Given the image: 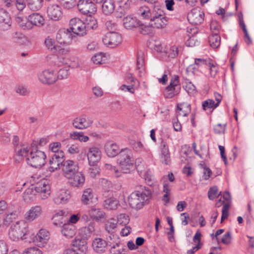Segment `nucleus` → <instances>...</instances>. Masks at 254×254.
<instances>
[{
	"label": "nucleus",
	"instance_id": "14",
	"mask_svg": "<svg viewBox=\"0 0 254 254\" xmlns=\"http://www.w3.org/2000/svg\"><path fill=\"white\" fill-rule=\"evenodd\" d=\"M11 23V18L8 13L3 8H0V36L2 32L10 28Z\"/></svg>",
	"mask_w": 254,
	"mask_h": 254
},
{
	"label": "nucleus",
	"instance_id": "50",
	"mask_svg": "<svg viewBox=\"0 0 254 254\" xmlns=\"http://www.w3.org/2000/svg\"><path fill=\"white\" fill-rule=\"evenodd\" d=\"M15 92L21 96H27L30 93V90L28 87L22 84L17 85L15 88Z\"/></svg>",
	"mask_w": 254,
	"mask_h": 254
},
{
	"label": "nucleus",
	"instance_id": "41",
	"mask_svg": "<svg viewBox=\"0 0 254 254\" xmlns=\"http://www.w3.org/2000/svg\"><path fill=\"white\" fill-rule=\"evenodd\" d=\"M29 151L27 144H20L16 145L15 147V151L17 156L20 157H27L29 155L28 152Z\"/></svg>",
	"mask_w": 254,
	"mask_h": 254
},
{
	"label": "nucleus",
	"instance_id": "36",
	"mask_svg": "<svg viewBox=\"0 0 254 254\" xmlns=\"http://www.w3.org/2000/svg\"><path fill=\"white\" fill-rule=\"evenodd\" d=\"M84 25L85 26V32L87 33L89 30L94 29L97 27V20L94 17L89 15L84 22Z\"/></svg>",
	"mask_w": 254,
	"mask_h": 254
},
{
	"label": "nucleus",
	"instance_id": "13",
	"mask_svg": "<svg viewBox=\"0 0 254 254\" xmlns=\"http://www.w3.org/2000/svg\"><path fill=\"white\" fill-rule=\"evenodd\" d=\"M93 123L91 118L82 115L75 118L72 121L73 126L76 129H84L90 127Z\"/></svg>",
	"mask_w": 254,
	"mask_h": 254
},
{
	"label": "nucleus",
	"instance_id": "18",
	"mask_svg": "<svg viewBox=\"0 0 254 254\" xmlns=\"http://www.w3.org/2000/svg\"><path fill=\"white\" fill-rule=\"evenodd\" d=\"M160 162L164 165H170L171 163L170 154L169 150V147L167 143L164 141H162L160 144Z\"/></svg>",
	"mask_w": 254,
	"mask_h": 254
},
{
	"label": "nucleus",
	"instance_id": "10",
	"mask_svg": "<svg viewBox=\"0 0 254 254\" xmlns=\"http://www.w3.org/2000/svg\"><path fill=\"white\" fill-rule=\"evenodd\" d=\"M122 42V36L117 32H111L106 33L103 38V43L111 48H114Z\"/></svg>",
	"mask_w": 254,
	"mask_h": 254
},
{
	"label": "nucleus",
	"instance_id": "47",
	"mask_svg": "<svg viewBox=\"0 0 254 254\" xmlns=\"http://www.w3.org/2000/svg\"><path fill=\"white\" fill-rule=\"evenodd\" d=\"M45 45L46 47L50 51L53 53H56L58 51L59 46L55 44V42L54 39L48 37L45 40Z\"/></svg>",
	"mask_w": 254,
	"mask_h": 254
},
{
	"label": "nucleus",
	"instance_id": "64",
	"mask_svg": "<svg viewBox=\"0 0 254 254\" xmlns=\"http://www.w3.org/2000/svg\"><path fill=\"white\" fill-rule=\"evenodd\" d=\"M8 251L6 243L3 240H0V254H7Z\"/></svg>",
	"mask_w": 254,
	"mask_h": 254
},
{
	"label": "nucleus",
	"instance_id": "9",
	"mask_svg": "<svg viewBox=\"0 0 254 254\" xmlns=\"http://www.w3.org/2000/svg\"><path fill=\"white\" fill-rule=\"evenodd\" d=\"M62 171L64 176L66 178H69L79 171L78 163L71 160L64 161L63 164Z\"/></svg>",
	"mask_w": 254,
	"mask_h": 254
},
{
	"label": "nucleus",
	"instance_id": "23",
	"mask_svg": "<svg viewBox=\"0 0 254 254\" xmlns=\"http://www.w3.org/2000/svg\"><path fill=\"white\" fill-rule=\"evenodd\" d=\"M92 246L95 253L102 254L106 251L108 243L105 240L98 238L93 241Z\"/></svg>",
	"mask_w": 254,
	"mask_h": 254
},
{
	"label": "nucleus",
	"instance_id": "55",
	"mask_svg": "<svg viewBox=\"0 0 254 254\" xmlns=\"http://www.w3.org/2000/svg\"><path fill=\"white\" fill-rule=\"evenodd\" d=\"M215 103L214 101L212 99H207L204 101H203L202 103V106L203 109L204 111L208 109H215L217 107H215Z\"/></svg>",
	"mask_w": 254,
	"mask_h": 254
},
{
	"label": "nucleus",
	"instance_id": "4",
	"mask_svg": "<svg viewBox=\"0 0 254 254\" xmlns=\"http://www.w3.org/2000/svg\"><path fill=\"white\" fill-rule=\"evenodd\" d=\"M28 224L24 220H20L13 223L8 232L9 238L12 241L24 239L27 232Z\"/></svg>",
	"mask_w": 254,
	"mask_h": 254
},
{
	"label": "nucleus",
	"instance_id": "31",
	"mask_svg": "<svg viewBox=\"0 0 254 254\" xmlns=\"http://www.w3.org/2000/svg\"><path fill=\"white\" fill-rule=\"evenodd\" d=\"M18 216V213L16 211L8 212L4 214L2 219L3 225L6 226H9Z\"/></svg>",
	"mask_w": 254,
	"mask_h": 254
},
{
	"label": "nucleus",
	"instance_id": "52",
	"mask_svg": "<svg viewBox=\"0 0 254 254\" xmlns=\"http://www.w3.org/2000/svg\"><path fill=\"white\" fill-rule=\"evenodd\" d=\"M65 214V212L63 210H58L55 212V214L53 217V223L56 226H61L63 222L62 221H57V218L58 217L64 216Z\"/></svg>",
	"mask_w": 254,
	"mask_h": 254
},
{
	"label": "nucleus",
	"instance_id": "56",
	"mask_svg": "<svg viewBox=\"0 0 254 254\" xmlns=\"http://www.w3.org/2000/svg\"><path fill=\"white\" fill-rule=\"evenodd\" d=\"M230 208V204L229 202L225 203L222 209V216L221 219V223H222L225 219H226L229 216V209Z\"/></svg>",
	"mask_w": 254,
	"mask_h": 254
},
{
	"label": "nucleus",
	"instance_id": "43",
	"mask_svg": "<svg viewBox=\"0 0 254 254\" xmlns=\"http://www.w3.org/2000/svg\"><path fill=\"white\" fill-rule=\"evenodd\" d=\"M36 191L33 185L27 189L23 193V198L25 201H32L34 196L36 194Z\"/></svg>",
	"mask_w": 254,
	"mask_h": 254
},
{
	"label": "nucleus",
	"instance_id": "8",
	"mask_svg": "<svg viewBox=\"0 0 254 254\" xmlns=\"http://www.w3.org/2000/svg\"><path fill=\"white\" fill-rule=\"evenodd\" d=\"M34 187L36 192L39 194L42 200L47 199L50 196L51 190L47 180H41L34 185Z\"/></svg>",
	"mask_w": 254,
	"mask_h": 254
},
{
	"label": "nucleus",
	"instance_id": "6",
	"mask_svg": "<svg viewBox=\"0 0 254 254\" xmlns=\"http://www.w3.org/2000/svg\"><path fill=\"white\" fill-rule=\"evenodd\" d=\"M38 78L42 83L49 85L54 84L58 80L55 70L53 69H46L39 73Z\"/></svg>",
	"mask_w": 254,
	"mask_h": 254
},
{
	"label": "nucleus",
	"instance_id": "26",
	"mask_svg": "<svg viewBox=\"0 0 254 254\" xmlns=\"http://www.w3.org/2000/svg\"><path fill=\"white\" fill-rule=\"evenodd\" d=\"M69 198V191L67 190L62 189L56 193L54 201L56 204L65 203Z\"/></svg>",
	"mask_w": 254,
	"mask_h": 254
},
{
	"label": "nucleus",
	"instance_id": "22",
	"mask_svg": "<svg viewBox=\"0 0 254 254\" xmlns=\"http://www.w3.org/2000/svg\"><path fill=\"white\" fill-rule=\"evenodd\" d=\"M68 183L73 187L79 188L83 186L85 182V177L81 172L78 171L72 177L67 178Z\"/></svg>",
	"mask_w": 254,
	"mask_h": 254
},
{
	"label": "nucleus",
	"instance_id": "63",
	"mask_svg": "<svg viewBox=\"0 0 254 254\" xmlns=\"http://www.w3.org/2000/svg\"><path fill=\"white\" fill-rule=\"evenodd\" d=\"M105 168L107 170H111L117 177H119L121 176V172L116 167L109 164H106L105 165Z\"/></svg>",
	"mask_w": 254,
	"mask_h": 254
},
{
	"label": "nucleus",
	"instance_id": "25",
	"mask_svg": "<svg viewBox=\"0 0 254 254\" xmlns=\"http://www.w3.org/2000/svg\"><path fill=\"white\" fill-rule=\"evenodd\" d=\"M105 151L107 155L110 157H115L119 155L120 150L118 145L112 141H107L104 146Z\"/></svg>",
	"mask_w": 254,
	"mask_h": 254
},
{
	"label": "nucleus",
	"instance_id": "40",
	"mask_svg": "<svg viewBox=\"0 0 254 254\" xmlns=\"http://www.w3.org/2000/svg\"><path fill=\"white\" fill-rule=\"evenodd\" d=\"M15 21L23 29H31V24L28 20V17L18 15L15 17Z\"/></svg>",
	"mask_w": 254,
	"mask_h": 254
},
{
	"label": "nucleus",
	"instance_id": "35",
	"mask_svg": "<svg viewBox=\"0 0 254 254\" xmlns=\"http://www.w3.org/2000/svg\"><path fill=\"white\" fill-rule=\"evenodd\" d=\"M178 116L185 117L190 112L191 108L190 104L183 102L178 105Z\"/></svg>",
	"mask_w": 254,
	"mask_h": 254
},
{
	"label": "nucleus",
	"instance_id": "53",
	"mask_svg": "<svg viewBox=\"0 0 254 254\" xmlns=\"http://www.w3.org/2000/svg\"><path fill=\"white\" fill-rule=\"evenodd\" d=\"M110 246H111V249L110 250L111 254H121L123 251V248L121 246V243L119 242H117L113 246L111 245Z\"/></svg>",
	"mask_w": 254,
	"mask_h": 254
},
{
	"label": "nucleus",
	"instance_id": "57",
	"mask_svg": "<svg viewBox=\"0 0 254 254\" xmlns=\"http://www.w3.org/2000/svg\"><path fill=\"white\" fill-rule=\"evenodd\" d=\"M22 254H42V252L38 248L32 247L25 249Z\"/></svg>",
	"mask_w": 254,
	"mask_h": 254
},
{
	"label": "nucleus",
	"instance_id": "7",
	"mask_svg": "<svg viewBox=\"0 0 254 254\" xmlns=\"http://www.w3.org/2000/svg\"><path fill=\"white\" fill-rule=\"evenodd\" d=\"M76 5L79 11L83 14L91 15L97 10L96 5L91 0H79Z\"/></svg>",
	"mask_w": 254,
	"mask_h": 254
},
{
	"label": "nucleus",
	"instance_id": "28",
	"mask_svg": "<svg viewBox=\"0 0 254 254\" xmlns=\"http://www.w3.org/2000/svg\"><path fill=\"white\" fill-rule=\"evenodd\" d=\"M61 233L66 238L69 239L75 236L76 230L75 226L70 223L62 224Z\"/></svg>",
	"mask_w": 254,
	"mask_h": 254
},
{
	"label": "nucleus",
	"instance_id": "1",
	"mask_svg": "<svg viewBox=\"0 0 254 254\" xmlns=\"http://www.w3.org/2000/svg\"><path fill=\"white\" fill-rule=\"evenodd\" d=\"M140 18L149 20V24L152 27L161 29L167 24L168 18L164 11V7L156 4L152 8L146 6L140 7L137 11Z\"/></svg>",
	"mask_w": 254,
	"mask_h": 254
},
{
	"label": "nucleus",
	"instance_id": "46",
	"mask_svg": "<svg viewBox=\"0 0 254 254\" xmlns=\"http://www.w3.org/2000/svg\"><path fill=\"white\" fill-rule=\"evenodd\" d=\"M221 38L217 33L212 34L209 38V45L213 49L217 48L220 45Z\"/></svg>",
	"mask_w": 254,
	"mask_h": 254
},
{
	"label": "nucleus",
	"instance_id": "62",
	"mask_svg": "<svg viewBox=\"0 0 254 254\" xmlns=\"http://www.w3.org/2000/svg\"><path fill=\"white\" fill-rule=\"evenodd\" d=\"M131 0H118L117 2L121 8L127 9L130 6Z\"/></svg>",
	"mask_w": 254,
	"mask_h": 254
},
{
	"label": "nucleus",
	"instance_id": "39",
	"mask_svg": "<svg viewBox=\"0 0 254 254\" xmlns=\"http://www.w3.org/2000/svg\"><path fill=\"white\" fill-rule=\"evenodd\" d=\"M93 197V193L92 189L89 188L85 189L83 192L81 197V202L84 204H88L92 202Z\"/></svg>",
	"mask_w": 254,
	"mask_h": 254
},
{
	"label": "nucleus",
	"instance_id": "20",
	"mask_svg": "<svg viewBox=\"0 0 254 254\" xmlns=\"http://www.w3.org/2000/svg\"><path fill=\"white\" fill-rule=\"evenodd\" d=\"M47 14L49 18L54 20H60L63 15L61 7L58 4H50L47 8Z\"/></svg>",
	"mask_w": 254,
	"mask_h": 254
},
{
	"label": "nucleus",
	"instance_id": "24",
	"mask_svg": "<svg viewBox=\"0 0 254 254\" xmlns=\"http://www.w3.org/2000/svg\"><path fill=\"white\" fill-rule=\"evenodd\" d=\"M179 77L175 76L173 79H172L169 85L166 88L165 96L167 98H172L178 93L176 88L179 86Z\"/></svg>",
	"mask_w": 254,
	"mask_h": 254
},
{
	"label": "nucleus",
	"instance_id": "33",
	"mask_svg": "<svg viewBox=\"0 0 254 254\" xmlns=\"http://www.w3.org/2000/svg\"><path fill=\"white\" fill-rule=\"evenodd\" d=\"M88 214L92 219L96 221H99L105 218V213L99 208H92L89 210Z\"/></svg>",
	"mask_w": 254,
	"mask_h": 254
},
{
	"label": "nucleus",
	"instance_id": "60",
	"mask_svg": "<svg viewBox=\"0 0 254 254\" xmlns=\"http://www.w3.org/2000/svg\"><path fill=\"white\" fill-rule=\"evenodd\" d=\"M132 146L136 151H141L143 150L148 152L149 151L148 149L144 147L143 145L139 141H134L132 143Z\"/></svg>",
	"mask_w": 254,
	"mask_h": 254
},
{
	"label": "nucleus",
	"instance_id": "19",
	"mask_svg": "<svg viewBox=\"0 0 254 254\" xmlns=\"http://www.w3.org/2000/svg\"><path fill=\"white\" fill-rule=\"evenodd\" d=\"M72 33L68 29H60L57 34V40L60 44H68L72 41Z\"/></svg>",
	"mask_w": 254,
	"mask_h": 254
},
{
	"label": "nucleus",
	"instance_id": "32",
	"mask_svg": "<svg viewBox=\"0 0 254 254\" xmlns=\"http://www.w3.org/2000/svg\"><path fill=\"white\" fill-rule=\"evenodd\" d=\"M104 207L108 210H115L119 205V201L114 197H109L105 199L103 203Z\"/></svg>",
	"mask_w": 254,
	"mask_h": 254
},
{
	"label": "nucleus",
	"instance_id": "45",
	"mask_svg": "<svg viewBox=\"0 0 254 254\" xmlns=\"http://www.w3.org/2000/svg\"><path fill=\"white\" fill-rule=\"evenodd\" d=\"M70 137L73 140H78L80 142H87L89 140L88 136L84 135L82 132L73 131L70 133Z\"/></svg>",
	"mask_w": 254,
	"mask_h": 254
},
{
	"label": "nucleus",
	"instance_id": "12",
	"mask_svg": "<svg viewBox=\"0 0 254 254\" xmlns=\"http://www.w3.org/2000/svg\"><path fill=\"white\" fill-rule=\"evenodd\" d=\"M70 28L72 32L80 36L86 34L84 22L78 18H73L69 21Z\"/></svg>",
	"mask_w": 254,
	"mask_h": 254
},
{
	"label": "nucleus",
	"instance_id": "38",
	"mask_svg": "<svg viewBox=\"0 0 254 254\" xmlns=\"http://www.w3.org/2000/svg\"><path fill=\"white\" fill-rule=\"evenodd\" d=\"M117 221L114 218H110L108 220L105 225L106 231L109 233H113L117 231Z\"/></svg>",
	"mask_w": 254,
	"mask_h": 254
},
{
	"label": "nucleus",
	"instance_id": "27",
	"mask_svg": "<svg viewBox=\"0 0 254 254\" xmlns=\"http://www.w3.org/2000/svg\"><path fill=\"white\" fill-rule=\"evenodd\" d=\"M140 21L132 15L126 16L123 19V25L127 29H133L140 25Z\"/></svg>",
	"mask_w": 254,
	"mask_h": 254
},
{
	"label": "nucleus",
	"instance_id": "37",
	"mask_svg": "<svg viewBox=\"0 0 254 254\" xmlns=\"http://www.w3.org/2000/svg\"><path fill=\"white\" fill-rule=\"evenodd\" d=\"M115 9V4L113 0H105L102 4L103 12L106 15L111 14Z\"/></svg>",
	"mask_w": 254,
	"mask_h": 254
},
{
	"label": "nucleus",
	"instance_id": "51",
	"mask_svg": "<svg viewBox=\"0 0 254 254\" xmlns=\"http://www.w3.org/2000/svg\"><path fill=\"white\" fill-rule=\"evenodd\" d=\"M61 4L66 9H71L76 5V0H58Z\"/></svg>",
	"mask_w": 254,
	"mask_h": 254
},
{
	"label": "nucleus",
	"instance_id": "2",
	"mask_svg": "<svg viewBox=\"0 0 254 254\" xmlns=\"http://www.w3.org/2000/svg\"><path fill=\"white\" fill-rule=\"evenodd\" d=\"M135 190L128 197V204L134 209H140L149 203L152 197V191L145 186L138 185L135 187Z\"/></svg>",
	"mask_w": 254,
	"mask_h": 254
},
{
	"label": "nucleus",
	"instance_id": "61",
	"mask_svg": "<svg viewBox=\"0 0 254 254\" xmlns=\"http://www.w3.org/2000/svg\"><path fill=\"white\" fill-rule=\"evenodd\" d=\"M140 32L143 35L150 33L152 32V27L149 25H144L140 23Z\"/></svg>",
	"mask_w": 254,
	"mask_h": 254
},
{
	"label": "nucleus",
	"instance_id": "58",
	"mask_svg": "<svg viewBox=\"0 0 254 254\" xmlns=\"http://www.w3.org/2000/svg\"><path fill=\"white\" fill-rule=\"evenodd\" d=\"M117 222L122 225L127 224L129 221L128 216L126 214H120L118 216Z\"/></svg>",
	"mask_w": 254,
	"mask_h": 254
},
{
	"label": "nucleus",
	"instance_id": "54",
	"mask_svg": "<svg viewBox=\"0 0 254 254\" xmlns=\"http://www.w3.org/2000/svg\"><path fill=\"white\" fill-rule=\"evenodd\" d=\"M218 188L216 186L210 188L208 191V197L209 199L213 200L217 196L221 195V192L218 193Z\"/></svg>",
	"mask_w": 254,
	"mask_h": 254
},
{
	"label": "nucleus",
	"instance_id": "30",
	"mask_svg": "<svg viewBox=\"0 0 254 254\" xmlns=\"http://www.w3.org/2000/svg\"><path fill=\"white\" fill-rule=\"evenodd\" d=\"M71 66L69 65H66L64 67L59 66L55 70L58 79H64L68 77L69 72V70Z\"/></svg>",
	"mask_w": 254,
	"mask_h": 254
},
{
	"label": "nucleus",
	"instance_id": "15",
	"mask_svg": "<svg viewBox=\"0 0 254 254\" xmlns=\"http://www.w3.org/2000/svg\"><path fill=\"white\" fill-rule=\"evenodd\" d=\"M87 156L89 165L94 166L101 159V152L99 148L93 146L89 148Z\"/></svg>",
	"mask_w": 254,
	"mask_h": 254
},
{
	"label": "nucleus",
	"instance_id": "11",
	"mask_svg": "<svg viewBox=\"0 0 254 254\" xmlns=\"http://www.w3.org/2000/svg\"><path fill=\"white\" fill-rule=\"evenodd\" d=\"M64 153L63 151L60 150V152L54 153L49 161L50 167L49 170L50 172H54L63 166V164L64 162Z\"/></svg>",
	"mask_w": 254,
	"mask_h": 254
},
{
	"label": "nucleus",
	"instance_id": "16",
	"mask_svg": "<svg viewBox=\"0 0 254 254\" xmlns=\"http://www.w3.org/2000/svg\"><path fill=\"white\" fill-rule=\"evenodd\" d=\"M204 13L199 8L192 9L188 15V20L190 23L197 25L203 21Z\"/></svg>",
	"mask_w": 254,
	"mask_h": 254
},
{
	"label": "nucleus",
	"instance_id": "42",
	"mask_svg": "<svg viewBox=\"0 0 254 254\" xmlns=\"http://www.w3.org/2000/svg\"><path fill=\"white\" fill-rule=\"evenodd\" d=\"M86 238H83L82 239H76L73 242V246L77 250L80 251L81 252L84 253L87 249V241Z\"/></svg>",
	"mask_w": 254,
	"mask_h": 254
},
{
	"label": "nucleus",
	"instance_id": "29",
	"mask_svg": "<svg viewBox=\"0 0 254 254\" xmlns=\"http://www.w3.org/2000/svg\"><path fill=\"white\" fill-rule=\"evenodd\" d=\"M28 20L31 24V29L33 26L40 27L45 23V19L39 13H33L28 16Z\"/></svg>",
	"mask_w": 254,
	"mask_h": 254
},
{
	"label": "nucleus",
	"instance_id": "59",
	"mask_svg": "<svg viewBox=\"0 0 254 254\" xmlns=\"http://www.w3.org/2000/svg\"><path fill=\"white\" fill-rule=\"evenodd\" d=\"M137 170L138 172H140V175H144V179L146 181L149 182L152 180L151 179V172L150 171H143L141 168L140 167L138 166L137 167Z\"/></svg>",
	"mask_w": 254,
	"mask_h": 254
},
{
	"label": "nucleus",
	"instance_id": "49",
	"mask_svg": "<svg viewBox=\"0 0 254 254\" xmlns=\"http://www.w3.org/2000/svg\"><path fill=\"white\" fill-rule=\"evenodd\" d=\"M150 45L151 48L157 52L161 53L162 55L166 54V51L163 49V47L160 41L158 40H155L150 43Z\"/></svg>",
	"mask_w": 254,
	"mask_h": 254
},
{
	"label": "nucleus",
	"instance_id": "5",
	"mask_svg": "<svg viewBox=\"0 0 254 254\" xmlns=\"http://www.w3.org/2000/svg\"><path fill=\"white\" fill-rule=\"evenodd\" d=\"M45 153L40 150L31 151L26 158L27 163L31 166L38 168H41L46 163Z\"/></svg>",
	"mask_w": 254,
	"mask_h": 254
},
{
	"label": "nucleus",
	"instance_id": "21",
	"mask_svg": "<svg viewBox=\"0 0 254 254\" xmlns=\"http://www.w3.org/2000/svg\"><path fill=\"white\" fill-rule=\"evenodd\" d=\"M49 239V233L45 229H41L39 232L33 237V242L38 246L41 247L46 243Z\"/></svg>",
	"mask_w": 254,
	"mask_h": 254
},
{
	"label": "nucleus",
	"instance_id": "48",
	"mask_svg": "<svg viewBox=\"0 0 254 254\" xmlns=\"http://www.w3.org/2000/svg\"><path fill=\"white\" fill-rule=\"evenodd\" d=\"M107 59L105 54L100 53L92 57L91 60L93 64H105Z\"/></svg>",
	"mask_w": 254,
	"mask_h": 254
},
{
	"label": "nucleus",
	"instance_id": "44",
	"mask_svg": "<svg viewBox=\"0 0 254 254\" xmlns=\"http://www.w3.org/2000/svg\"><path fill=\"white\" fill-rule=\"evenodd\" d=\"M28 6L33 11L39 10L43 5V0H26Z\"/></svg>",
	"mask_w": 254,
	"mask_h": 254
},
{
	"label": "nucleus",
	"instance_id": "34",
	"mask_svg": "<svg viewBox=\"0 0 254 254\" xmlns=\"http://www.w3.org/2000/svg\"><path fill=\"white\" fill-rule=\"evenodd\" d=\"M95 230V223L90 222L87 226L81 228L79 233L83 238L87 239Z\"/></svg>",
	"mask_w": 254,
	"mask_h": 254
},
{
	"label": "nucleus",
	"instance_id": "17",
	"mask_svg": "<svg viewBox=\"0 0 254 254\" xmlns=\"http://www.w3.org/2000/svg\"><path fill=\"white\" fill-rule=\"evenodd\" d=\"M43 213L42 208L40 205L32 206L25 215V219L29 222H32L40 218Z\"/></svg>",
	"mask_w": 254,
	"mask_h": 254
},
{
	"label": "nucleus",
	"instance_id": "3",
	"mask_svg": "<svg viewBox=\"0 0 254 254\" xmlns=\"http://www.w3.org/2000/svg\"><path fill=\"white\" fill-rule=\"evenodd\" d=\"M118 162L123 173H128L134 168V160L131 150L122 149L118 156Z\"/></svg>",
	"mask_w": 254,
	"mask_h": 254
}]
</instances>
